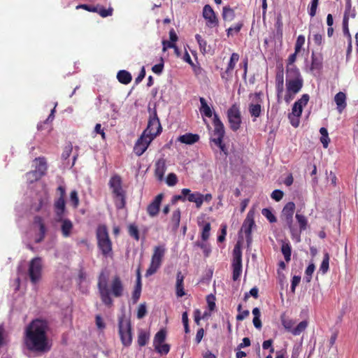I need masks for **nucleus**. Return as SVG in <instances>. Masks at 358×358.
<instances>
[{
  "mask_svg": "<svg viewBox=\"0 0 358 358\" xmlns=\"http://www.w3.org/2000/svg\"><path fill=\"white\" fill-rule=\"evenodd\" d=\"M315 268V266L313 263L310 264L306 268L305 271V280L307 282H310Z\"/></svg>",
  "mask_w": 358,
  "mask_h": 358,
  "instance_id": "6e6d98bb",
  "label": "nucleus"
},
{
  "mask_svg": "<svg viewBox=\"0 0 358 358\" xmlns=\"http://www.w3.org/2000/svg\"><path fill=\"white\" fill-rule=\"evenodd\" d=\"M275 27L276 28L277 34L279 35L281 38L282 37V27L283 23L282 20L281 15H278L276 19V22L275 24Z\"/></svg>",
  "mask_w": 358,
  "mask_h": 358,
  "instance_id": "680f3d73",
  "label": "nucleus"
},
{
  "mask_svg": "<svg viewBox=\"0 0 358 358\" xmlns=\"http://www.w3.org/2000/svg\"><path fill=\"white\" fill-rule=\"evenodd\" d=\"M155 351L161 355H167L170 351V345L167 343H162L154 346Z\"/></svg>",
  "mask_w": 358,
  "mask_h": 358,
  "instance_id": "8fccbe9b",
  "label": "nucleus"
},
{
  "mask_svg": "<svg viewBox=\"0 0 358 358\" xmlns=\"http://www.w3.org/2000/svg\"><path fill=\"white\" fill-rule=\"evenodd\" d=\"M243 21H239L234 26H231L229 28H228L226 30L227 36H233L234 34L239 33L241 29L243 28Z\"/></svg>",
  "mask_w": 358,
  "mask_h": 358,
  "instance_id": "ea45409f",
  "label": "nucleus"
},
{
  "mask_svg": "<svg viewBox=\"0 0 358 358\" xmlns=\"http://www.w3.org/2000/svg\"><path fill=\"white\" fill-rule=\"evenodd\" d=\"M128 233L129 236L134 238L136 241L140 239L139 230L135 224H130L128 227Z\"/></svg>",
  "mask_w": 358,
  "mask_h": 358,
  "instance_id": "de8ad7c7",
  "label": "nucleus"
},
{
  "mask_svg": "<svg viewBox=\"0 0 358 358\" xmlns=\"http://www.w3.org/2000/svg\"><path fill=\"white\" fill-rule=\"evenodd\" d=\"M77 9L83 8L85 10L92 13H97L102 17H106L108 16H111L113 15V9L112 8H105L103 6L96 4V5H90V4H80L76 6Z\"/></svg>",
  "mask_w": 358,
  "mask_h": 358,
  "instance_id": "2eb2a0df",
  "label": "nucleus"
},
{
  "mask_svg": "<svg viewBox=\"0 0 358 358\" xmlns=\"http://www.w3.org/2000/svg\"><path fill=\"white\" fill-rule=\"evenodd\" d=\"M118 334L123 346L129 347L132 343V328L130 317L126 315L118 319Z\"/></svg>",
  "mask_w": 358,
  "mask_h": 358,
  "instance_id": "0eeeda50",
  "label": "nucleus"
},
{
  "mask_svg": "<svg viewBox=\"0 0 358 358\" xmlns=\"http://www.w3.org/2000/svg\"><path fill=\"white\" fill-rule=\"evenodd\" d=\"M187 200L189 202L195 203L196 207L200 208L203 204V194L199 192L192 193L190 191L189 194H187Z\"/></svg>",
  "mask_w": 358,
  "mask_h": 358,
  "instance_id": "c85d7f7f",
  "label": "nucleus"
},
{
  "mask_svg": "<svg viewBox=\"0 0 358 358\" xmlns=\"http://www.w3.org/2000/svg\"><path fill=\"white\" fill-rule=\"evenodd\" d=\"M348 21H349V17L343 16V34L348 38V41H350V38H352L350 30L348 28Z\"/></svg>",
  "mask_w": 358,
  "mask_h": 358,
  "instance_id": "864d4df0",
  "label": "nucleus"
},
{
  "mask_svg": "<svg viewBox=\"0 0 358 358\" xmlns=\"http://www.w3.org/2000/svg\"><path fill=\"white\" fill-rule=\"evenodd\" d=\"M334 101L337 105L338 110L341 113L347 106L345 94L343 92H338L335 95Z\"/></svg>",
  "mask_w": 358,
  "mask_h": 358,
  "instance_id": "cd10ccee",
  "label": "nucleus"
},
{
  "mask_svg": "<svg viewBox=\"0 0 358 358\" xmlns=\"http://www.w3.org/2000/svg\"><path fill=\"white\" fill-rule=\"evenodd\" d=\"M148 339L149 335L146 331L142 329L138 331V344L141 347L145 346L147 344Z\"/></svg>",
  "mask_w": 358,
  "mask_h": 358,
  "instance_id": "a18cd8bd",
  "label": "nucleus"
},
{
  "mask_svg": "<svg viewBox=\"0 0 358 358\" xmlns=\"http://www.w3.org/2000/svg\"><path fill=\"white\" fill-rule=\"evenodd\" d=\"M70 200L74 208H77L79 204V198L78 192L76 190H73L70 193Z\"/></svg>",
  "mask_w": 358,
  "mask_h": 358,
  "instance_id": "69168bd1",
  "label": "nucleus"
},
{
  "mask_svg": "<svg viewBox=\"0 0 358 358\" xmlns=\"http://www.w3.org/2000/svg\"><path fill=\"white\" fill-rule=\"evenodd\" d=\"M300 115H298L292 112H291L289 115H288V118L289 120V122H290V124L294 127H298L299 125V118H300Z\"/></svg>",
  "mask_w": 358,
  "mask_h": 358,
  "instance_id": "13d9d810",
  "label": "nucleus"
},
{
  "mask_svg": "<svg viewBox=\"0 0 358 358\" xmlns=\"http://www.w3.org/2000/svg\"><path fill=\"white\" fill-rule=\"evenodd\" d=\"M203 17L206 21V26L214 28L218 26L219 20L213 8L207 4L203 8Z\"/></svg>",
  "mask_w": 358,
  "mask_h": 358,
  "instance_id": "f3484780",
  "label": "nucleus"
},
{
  "mask_svg": "<svg viewBox=\"0 0 358 358\" xmlns=\"http://www.w3.org/2000/svg\"><path fill=\"white\" fill-rule=\"evenodd\" d=\"M229 128L233 131H238L242 124V117L240 107L238 104H233L227 112Z\"/></svg>",
  "mask_w": 358,
  "mask_h": 358,
  "instance_id": "9d476101",
  "label": "nucleus"
},
{
  "mask_svg": "<svg viewBox=\"0 0 358 358\" xmlns=\"http://www.w3.org/2000/svg\"><path fill=\"white\" fill-rule=\"evenodd\" d=\"M286 93L284 100L287 103L294 99L303 86V79L299 69L296 66L286 68Z\"/></svg>",
  "mask_w": 358,
  "mask_h": 358,
  "instance_id": "7ed1b4c3",
  "label": "nucleus"
},
{
  "mask_svg": "<svg viewBox=\"0 0 358 358\" xmlns=\"http://www.w3.org/2000/svg\"><path fill=\"white\" fill-rule=\"evenodd\" d=\"M166 338V331L164 329L157 332L153 340V346L164 343Z\"/></svg>",
  "mask_w": 358,
  "mask_h": 358,
  "instance_id": "4c0bfd02",
  "label": "nucleus"
},
{
  "mask_svg": "<svg viewBox=\"0 0 358 358\" xmlns=\"http://www.w3.org/2000/svg\"><path fill=\"white\" fill-rule=\"evenodd\" d=\"M34 224L38 227L39 236L36 240V243H40L45 238L47 233V228L45 227L44 220L39 215H36L34 217Z\"/></svg>",
  "mask_w": 358,
  "mask_h": 358,
  "instance_id": "b1692460",
  "label": "nucleus"
},
{
  "mask_svg": "<svg viewBox=\"0 0 358 358\" xmlns=\"http://www.w3.org/2000/svg\"><path fill=\"white\" fill-rule=\"evenodd\" d=\"M281 322L284 328L289 332H292V330L294 329V321L292 320L287 319L285 317V315H282L281 317Z\"/></svg>",
  "mask_w": 358,
  "mask_h": 358,
  "instance_id": "09e8293b",
  "label": "nucleus"
},
{
  "mask_svg": "<svg viewBox=\"0 0 358 358\" xmlns=\"http://www.w3.org/2000/svg\"><path fill=\"white\" fill-rule=\"evenodd\" d=\"M8 343L7 336L5 334V329L3 325H0V348Z\"/></svg>",
  "mask_w": 358,
  "mask_h": 358,
  "instance_id": "e2e57ef3",
  "label": "nucleus"
},
{
  "mask_svg": "<svg viewBox=\"0 0 358 358\" xmlns=\"http://www.w3.org/2000/svg\"><path fill=\"white\" fill-rule=\"evenodd\" d=\"M232 279L234 281L238 280L242 273V251L238 244L234 246L233 250L232 259Z\"/></svg>",
  "mask_w": 358,
  "mask_h": 358,
  "instance_id": "9b49d317",
  "label": "nucleus"
},
{
  "mask_svg": "<svg viewBox=\"0 0 358 358\" xmlns=\"http://www.w3.org/2000/svg\"><path fill=\"white\" fill-rule=\"evenodd\" d=\"M166 167L164 159H159L155 164V174L159 180H162L165 173Z\"/></svg>",
  "mask_w": 358,
  "mask_h": 358,
  "instance_id": "c756f323",
  "label": "nucleus"
},
{
  "mask_svg": "<svg viewBox=\"0 0 358 358\" xmlns=\"http://www.w3.org/2000/svg\"><path fill=\"white\" fill-rule=\"evenodd\" d=\"M222 17L225 22H231L236 17L234 10L229 6H224L222 8Z\"/></svg>",
  "mask_w": 358,
  "mask_h": 358,
  "instance_id": "2f4dec72",
  "label": "nucleus"
},
{
  "mask_svg": "<svg viewBox=\"0 0 358 358\" xmlns=\"http://www.w3.org/2000/svg\"><path fill=\"white\" fill-rule=\"evenodd\" d=\"M275 83L278 102H280L282 92H284V72L282 69L277 71Z\"/></svg>",
  "mask_w": 358,
  "mask_h": 358,
  "instance_id": "4be33fe9",
  "label": "nucleus"
},
{
  "mask_svg": "<svg viewBox=\"0 0 358 358\" xmlns=\"http://www.w3.org/2000/svg\"><path fill=\"white\" fill-rule=\"evenodd\" d=\"M162 126L157 117V112L155 110L153 114L150 116L147 128L143 134L154 139L162 132Z\"/></svg>",
  "mask_w": 358,
  "mask_h": 358,
  "instance_id": "f8f14e48",
  "label": "nucleus"
},
{
  "mask_svg": "<svg viewBox=\"0 0 358 358\" xmlns=\"http://www.w3.org/2000/svg\"><path fill=\"white\" fill-rule=\"evenodd\" d=\"M255 226L254 213L250 210L241 227V231L244 232L248 244L252 242V229Z\"/></svg>",
  "mask_w": 358,
  "mask_h": 358,
  "instance_id": "dca6fc26",
  "label": "nucleus"
},
{
  "mask_svg": "<svg viewBox=\"0 0 358 358\" xmlns=\"http://www.w3.org/2000/svg\"><path fill=\"white\" fill-rule=\"evenodd\" d=\"M108 187L111 191L115 205L117 209H123L126 206L127 192L122 187V180L120 176L115 174L108 181Z\"/></svg>",
  "mask_w": 358,
  "mask_h": 358,
  "instance_id": "20e7f679",
  "label": "nucleus"
},
{
  "mask_svg": "<svg viewBox=\"0 0 358 358\" xmlns=\"http://www.w3.org/2000/svg\"><path fill=\"white\" fill-rule=\"evenodd\" d=\"M199 140V136L192 133H186L178 138V141L186 145H192L198 142Z\"/></svg>",
  "mask_w": 358,
  "mask_h": 358,
  "instance_id": "a878e982",
  "label": "nucleus"
},
{
  "mask_svg": "<svg viewBox=\"0 0 358 358\" xmlns=\"http://www.w3.org/2000/svg\"><path fill=\"white\" fill-rule=\"evenodd\" d=\"M195 38L199 44L200 51L202 54H206L210 52V46L207 45V41L202 38L200 34H196Z\"/></svg>",
  "mask_w": 358,
  "mask_h": 358,
  "instance_id": "c9c22d12",
  "label": "nucleus"
},
{
  "mask_svg": "<svg viewBox=\"0 0 358 358\" xmlns=\"http://www.w3.org/2000/svg\"><path fill=\"white\" fill-rule=\"evenodd\" d=\"M213 124L214 129L210 142L213 143L227 155L228 154V149L225 143H223V138L225 135L224 126L217 114H214Z\"/></svg>",
  "mask_w": 358,
  "mask_h": 358,
  "instance_id": "423d86ee",
  "label": "nucleus"
},
{
  "mask_svg": "<svg viewBox=\"0 0 358 358\" xmlns=\"http://www.w3.org/2000/svg\"><path fill=\"white\" fill-rule=\"evenodd\" d=\"M312 62L310 69L313 70H320L322 67V61L320 57L315 56L314 54L312 55L311 57Z\"/></svg>",
  "mask_w": 358,
  "mask_h": 358,
  "instance_id": "37998d69",
  "label": "nucleus"
},
{
  "mask_svg": "<svg viewBox=\"0 0 358 358\" xmlns=\"http://www.w3.org/2000/svg\"><path fill=\"white\" fill-rule=\"evenodd\" d=\"M163 197V194H159L148 206L147 213L150 217H155L158 215Z\"/></svg>",
  "mask_w": 358,
  "mask_h": 358,
  "instance_id": "aec40b11",
  "label": "nucleus"
},
{
  "mask_svg": "<svg viewBox=\"0 0 358 358\" xmlns=\"http://www.w3.org/2000/svg\"><path fill=\"white\" fill-rule=\"evenodd\" d=\"M96 236L97 239V245L103 256L108 257L112 253V242L109 238L108 229L106 225H99Z\"/></svg>",
  "mask_w": 358,
  "mask_h": 358,
  "instance_id": "6e6552de",
  "label": "nucleus"
},
{
  "mask_svg": "<svg viewBox=\"0 0 358 358\" xmlns=\"http://www.w3.org/2000/svg\"><path fill=\"white\" fill-rule=\"evenodd\" d=\"M55 220H62L66 213V200L62 198H57L53 203Z\"/></svg>",
  "mask_w": 358,
  "mask_h": 358,
  "instance_id": "6ab92c4d",
  "label": "nucleus"
},
{
  "mask_svg": "<svg viewBox=\"0 0 358 358\" xmlns=\"http://www.w3.org/2000/svg\"><path fill=\"white\" fill-rule=\"evenodd\" d=\"M239 59V55L234 52L231 54L229 62L226 70L221 73V77L223 80H229L232 76V71L235 68L236 62Z\"/></svg>",
  "mask_w": 358,
  "mask_h": 358,
  "instance_id": "412c9836",
  "label": "nucleus"
},
{
  "mask_svg": "<svg viewBox=\"0 0 358 358\" xmlns=\"http://www.w3.org/2000/svg\"><path fill=\"white\" fill-rule=\"evenodd\" d=\"M178 182L177 176L175 173H171L167 176L166 184L169 186H174Z\"/></svg>",
  "mask_w": 358,
  "mask_h": 358,
  "instance_id": "338daca9",
  "label": "nucleus"
},
{
  "mask_svg": "<svg viewBox=\"0 0 358 358\" xmlns=\"http://www.w3.org/2000/svg\"><path fill=\"white\" fill-rule=\"evenodd\" d=\"M329 255L328 252H325L324 255V257L322 262L321 263L320 271L323 273H326L329 268Z\"/></svg>",
  "mask_w": 358,
  "mask_h": 358,
  "instance_id": "c03bdc74",
  "label": "nucleus"
},
{
  "mask_svg": "<svg viewBox=\"0 0 358 358\" xmlns=\"http://www.w3.org/2000/svg\"><path fill=\"white\" fill-rule=\"evenodd\" d=\"M42 259L41 257H34L32 259L29 265L28 274L31 282L33 284L37 283L41 278L42 275Z\"/></svg>",
  "mask_w": 358,
  "mask_h": 358,
  "instance_id": "ddd939ff",
  "label": "nucleus"
},
{
  "mask_svg": "<svg viewBox=\"0 0 358 358\" xmlns=\"http://www.w3.org/2000/svg\"><path fill=\"white\" fill-rule=\"evenodd\" d=\"M196 245L199 247L201 249H202L203 253H204V255L206 257H208L210 252H211V250L210 248V246L208 245V244H207L206 243H205L204 241L203 242H196Z\"/></svg>",
  "mask_w": 358,
  "mask_h": 358,
  "instance_id": "052dcab7",
  "label": "nucleus"
},
{
  "mask_svg": "<svg viewBox=\"0 0 358 358\" xmlns=\"http://www.w3.org/2000/svg\"><path fill=\"white\" fill-rule=\"evenodd\" d=\"M309 99L310 96L308 94H303L301 97L294 103L292 112L301 116L303 108L308 104Z\"/></svg>",
  "mask_w": 358,
  "mask_h": 358,
  "instance_id": "5701e85b",
  "label": "nucleus"
},
{
  "mask_svg": "<svg viewBox=\"0 0 358 358\" xmlns=\"http://www.w3.org/2000/svg\"><path fill=\"white\" fill-rule=\"evenodd\" d=\"M283 196L284 192L280 189H275L274 191H273L271 195V198L276 201H280L282 199Z\"/></svg>",
  "mask_w": 358,
  "mask_h": 358,
  "instance_id": "774afa93",
  "label": "nucleus"
},
{
  "mask_svg": "<svg viewBox=\"0 0 358 358\" xmlns=\"http://www.w3.org/2000/svg\"><path fill=\"white\" fill-rule=\"evenodd\" d=\"M295 217L299 226L298 231H299L301 234L303 231H305L307 229L308 220L305 215L299 214V213H296Z\"/></svg>",
  "mask_w": 358,
  "mask_h": 358,
  "instance_id": "e433bc0d",
  "label": "nucleus"
},
{
  "mask_svg": "<svg viewBox=\"0 0 358 358\" xmlns=\"http://www.w3.org/2000/svg\"><path fill=\"white\" fill-rule=\"evenodd\" d=\"M165 252L166 249L164 245L155 247L150 266L146 271V276L152 275L157 271L162 265Z\"/></svg>",
  "mask_w": 358,
  "mask_h": 358,
  "instance_id": "1a4fd4ad",
  "label": "nucleus"
},
{
  "mask_svg": "<svg viewBox=\"0 0 358 358\" xmlns=\"http://www.w3.org/2000/svg\"><path fill=\"white\" fill-rule=\"evenodd\" d=\"M50 331V327L47 320H32L24 329L23 344L25 348L36 354L48 352L52 346V339L48 334Z\"/></svg>",
  "mask_w": 358,
  "mask_h": 358,
  "instance_id": "f257e3e1",
  "label": "nucleus"
},
{
  "mask_svg": "<svg viewBox=\"0 0 358 358\" xmlns=\"http://www.w3.org/2000/svg\"><path fill=\"white\" fill-rule=\"evenodd\" d=\"M57 222H61V231L63 237L67 238L69 237L71 234V231L73 228V222L71 220L64 217L62 218V220H55Z\"/></svg>",
  "mask_w": 358,
  "mask_h": 358,
  "instance_id": "393cba45",
  "label": "nucleus"
},
{
  "mask_svg": "<svg viewBox=\"0 0 358 358\" xmlns=\"http://www.w3.org/2000/svg\"><path fill=\"white\" fill-rule=\"evenodd\" d=\"M180 216H181V212L179 208L176 209L173 212L171 222L173 224V228L174 229H177L179 227L180 222Z\"/></svg>",
  "mask_w": 358,
  "mask_h": 358,
  "instance_id": "a19ab883",
  "label": "nucleus"
},
{
  "mask_svg": "<svg viewBox=\"0 0 358 358\" xmlns=\"http://www.w3.org/2000/svg\"><path fill=\"white\" fill-rule=\"evenodd\" d=\"M152 140L153 139L152 138L148 137L142 134V136L138 139L134 147V151L136 153V155L138 156L142 155L144 153V152L147 150L148 145L152 141Z\"/></svg>",
  "mask_w": 358,
  "mask_h": 358,
  "instance_id": "a211bd4d",
  "label": "nucleus"
},
{
  "mask_svg": "<svg viewBox=\"0 0 358 358\" xmlns=\"http://www.w3.org/2000/svg\"><path fill=\"white\" fill-rule=\"evenodd\" d=\"M183 281H184V275L182 274L181 271H178L177 275H176V295L178 297H182L185 294V292L184 290V286H183Z\"/></svg>",
  "mask_w": 358,
  "mask_h": 358,
  "instance_id": "bb28decb",
  "label": "nucleus"
},
{
  "mask_svg": "<svg viewBox=\"0 0 358 358\" xmlns=\"http://www.w3.org/2000/svg\"><path fill=\"white\" fill-rule=\"evenodd\" d=\"M295 208L296 206L294 202H288L284 206L280 217L289 229L292 239H295L296 242H300V232L298 231V229L293 224V215Z\"/></svg>",
  "mask_w": 358,
  "mask_h": 358,
  "instance_id": "39448f33",
  "label": "nucleus"
},
{
  "mask_svg": "<svg viewBox=\"0 0 358 358\" xmlns=\"http://www.w3.org/2000/svg\"><path fill=\"white\" fill-rule=\"evenodd\" d=\"M320 133L321 134L320 141L322 143L323 147L327 148L329 145V143L330 142L327 129L324 127H321L320 129Z\"/></svg>",
  "mask_w": 358,
  "mask_h": 358,
  "instance_id": "79ce46f5",
  "label": "nucleus"
},
{
  "mask_svg": "<svg viewBox=\"0 0 358 358\" xmlns=\"http://www.w3.org/2000/svg\"><path fill=\"white\" fill-rule=\"evenodd\" d=\"M117 79L120 83L123 85H128L131 83L132 76L129 71L126 70H120L117 73Z\"/></svg>",
  "mask_w": 358,
  "mask_h": 358,
  "instance_id": "7c9ffc66",
  "label": "nucleus"
},
{
  "mask_svg": "<svg viewBox=\"0 0 358 358\" xmlns=\"http://www.w3.org/2000/svg\"><path fill=\"white\" fill-rule=\"evenodd\" d=\"M35 161L38 162L36 166L35 171H37L40 175L43 176L47 171V164L45 162V159L44 157H37L35 159Z\"/></svg>",
  "mask_w": 358,
  "mask_h": 358,
  "instance_id": "72a5a7b5",
  "label": "nucleus"
},
{
  "mask_svg": "<svg viewBox=\"0 0 358 358\" xmlns=\"http://www.w3.org/2000/svg\"><path fill=\"white\" fill-rule=\"evenodd\" d=\"M319 0H311L310 4L308 6V14L311 17L315 16Z\"/></svg>",
  "mask_w": 358,
  "mask_h": 358,
  "instance_id": "5fc2aeb1",
  "label": "nucleus"
},
{
  "mask_svg": "<svg viewBox=\"0 0 358 358\" xmlns=\"http://www.w3.org/2000/svg\"><path fill=\"white\" fill-rule=\"evenodd\" d=\"M308 327V322L306 320H303L300 322L296 327H294L292 334L294 336L300 335Z\"/></svg>",
  "mask_w": 358,
  "mask_h": 358,
  "instance_id": "49530a36",
  "label": "nucleus"
},
{
  "mask_svg": "<svg viewBox=\"0 0 358 358\" xmlns=\"http://www.w3.org/2000/svg\"><path fill=\"white\" fill-rule=\"evenodd\" d=\"M281 252L286 262H290L292 255V247L288 241H282Z\"/></svg>",
  "mask_w": 358,
  "mask_h": 358,
  "instance_id": "473e14b6",
  "label": "nucleus"
},
{
  "mask_svg": "<svg viewBox=\"0 0 358 358\" xmlns=\"http://www.w3.org/2000/svg\"><path fill=\"white\" fill-rule=\"evenodd\" d=\"M208 307L210 311H213L215 308V297L213 294H210L206 298Z\"/></svg>",
  "mask_w": 358,
  "mask_h": 358,
  "instance_id": "0e129e2a",
  "label": "nucleus"
},
{
  "mask_svg": "<svg viewBox=\"0 0 358 358\" xmlns=\"http://www.w3.org/2000/svg\"><path fill=\"white\" fill-rule=\"evenodd\" d=\"M305 43V36L299 35L297 38L294 46V50L296 52H299Z\"/></svg>",
  "mask_w": 358,
  "mask_h": 358,
  "instance_id": "bf43d9fd",
  "label": "nucleus"
},
{
  "mask_svg": "<svg viewBox=\"0 0 358 358\" xmlns=\"http://www.w3.org/2000/svg\"><path fill=\"white\" fill-rule=\"evenodd\" d=\"M27 179L30 183L40 180L43 176L35 170L31 171L26 174Z\"/></svg>",
  "mask_w": 358,
  "mask_h": 358,
  "instance_id": "3c124183",
  "label": "nucleus"
},
{
  "mask_svg": "<svg viewBox=\"0 0 358 358\" xmlns=\"http://www.w3.org/2000/svg\"><path fill=\"white\" fill-rule=\"evenodd\" d=\"M199 101L201 103V107L199 110L201 115L207 117H211L213 115V112L210 107L207 104L206 99L203 97H200Z\"/></svg>",
  "mask_w": 358,
  "mask_h": 358,
  "instance_id": "f704fd0d",
  "label": "nucleus"
},
{
  "mask_svg": "<svg viewBox=\"0 0 358 358\" xmlns=\"http://www.w3.org/2000/svg\"><path fill=\"white\" fill-rule=\"evenodd\" d=\"M262 95V92H255L250 95V98H252V101L248 106V110L250 115L253 118V121L262 114V103H263Z\"/></svg>",
  "mask_w": 358,
  "mask_h": 358,
  "instance_id": "4468645a",
  "label": "nucleus"
},
{
  "mask_svg": "<svg viewBox=\"0 0 358 358\" xmlns=\"http://www.w3.org/2000/svg\"><path fill=\"white\" fill-rule=\"evenodd\" d=\"M210 229H211V225H210V222H206L204 225H203V227L202 229V231H201V239L203 241L206 242L210 237Z\"/></svg>",
  "mask_w": 358,
  "mask_h": 358,
  "instance_id": "603ef678",
  "label": "nucleus"
},
{
  "mask_svg": "<svg viewBox=\"0 0 358 358\" xmlns=\"http://www.w3.org/2000/svg\"><path fill=\"white\" fill-rule=\"evenodd\" d=\"M262 215L271 223L275 222L277 219L268 208H264L262 210Z\"/></svg>",
  "mask_w": 358,
  "mask_h": 358,
  "instance_id": "4d7b16f0",
  "label": "nucleus"
},
{
  "mask_svg": "<svg viewBox=\"0 0 358 358\" xmlns=\"http://www.w3.org/2000/svg\"><path fill=\"white\" fill-rule=\"evenodd\" d=\"M97 287L102 303L107 306L113 305L112 297L120 298L124 292L121 278L119 275H115L108 285V276L103 271H101L98 276Z\"/></svg>",
  "mask_w": 358,
  "mask_h": 358,
  "instance_id": "f03ea898",
  "label": "nucleus"
},
{
  "mask_svg": "<svg viewBox=\"0 0 358 358\" xmlns=\"http://www.w3.org/2000/svg\"><path fill=\"white\" fill-rule=\"evenodd\" d=\"M190 189L184 188L181 190V194L174 195L171 199V204L175 205L178 201H185L187 200V194H189Z\"/></svg>",
  "mask_w": 358,
  "mask_h": 358,
  "instance_id": "58836bf2",
  "label": "nucleus"
}]
</instances>
